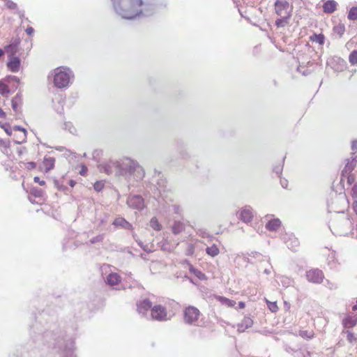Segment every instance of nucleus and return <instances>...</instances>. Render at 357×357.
Returning a JSON list of instances; mask_svg holds the SVG:
<instances>
[{
	"label": "nucleus",
	"instance_id": "nucleus-1",
	"mask_svg": "<svg viewBox=\"0 0 357 357\" xmlns=\"http://www.w3.org/2000/svg\"><path fill=\"white\" fill-rule=\"evenodd\" d=\"M117 15L123 19L133 20L137 17H149L153 14L155 8L142 0H112Z\"/></svg>",
	"mask_w": 357,
	"mask_h": 357
},
{
	"label": "nucleus",
	"instance_id": "nucleus-2",
	"mask_svg": "<svg viewBox=\"0 0 357 357\" xmlns=\"http://www.w3.org/2000/svg\"><path fill=\"white\" fill-rule=\"evenodd\" d=\"M119 176H123L128 182L132 180L135 181H142L145 172L143 167L139 165L137 161L130 158H123L118 160Z\"/></svg>",
	"mask_w": 357,
	"mask_h": 357
},
{
	"label": "nucleus",
	"instance_id": "nucleus-3",
	"mask_svg": "<svg viewBox=\"0 0 357 357\" xmlns=\"http://www.w3.org/2000/svg\"><path fill=\"white\" fill-rule=\"evenodd\" d=\"M353 223L347 215L343 212L334 218L330 222V229L337 236H347L352 227Z\"/></svg>",
	"mask_w": 357,
	"mask_h": 357
},
{
	"label": "nucleus",
	"instance_id": "nucleus-4",
	"mask_svg": "<svg viewBox=\"0 0 357 357\" xmlns=\"http://www.w3.org/2000/svg\"><path fill=\"white\" fill-rule=\"evenodd\" d=\"M73 77V73L69 68L63 67L57 68L54 70V84L59 89L66 88L68 86Z\"/></svg>",
	"mask_w": 357,
	"mask_h": 357
},
{
	"label": "nucleus",
	"instance_id": "nucleus-5",
	"mask_svg": "<svg viewBox=\"0 0 357 357\" xmlns=\"http://www.w3.org/2000/svg\"><path fill=\"white\" fill-rule=\"evenodd\" d=\"M56 342L55 344L59 346V352L61 357H76L74 354L75 342L73 339L66 342L63 337L53 338Z\"/></svg>",
	"mask_w": 357,
	"mask_h": 357
},
{
	"label": "nucleus",
	"instance_id": "nucleus-6",
	"mask_svg": "<svg viewBox=\"0 0 357 357\" xmlns=\"http://www.w3.org/2000/svg\"><path fill=\"white\" fill-rule=\"evenodd\" d=\"M275 13L278 16L291 17L292 6L287 0H276L274 3Z\"/></svg>",
	"mask_w": 357,
	"mask_h": 357
},
{
	"label": "nucleus",
	"instance_id": "nucleus-7",
	"mask_svg": "<svg viewBox=\"0 0 357 357\" xmlns=\"http://www.w3.org/2000/svg\"><path fill=\"white\" fill-rule=\"evenodd\" d=\"M200 311L194 306H188L183 311V321L185 324L192 325L198 320Z\"/></svg>",
	"mask_w": 357,
	"mask_h": 357
},
{
	"label": "nucleus",
	"instance_id": "nucleus-8",
	"mask_svg": "<svg viewBox=\"0 0 357 357\" xmlns=\"http://www.w3.org/2000/svg\"><path fill=\"white\" fill-rule=\"evenodd\" d=\"M98 169L100 172H103L107 175L114 174L119 176V165L118 160H109L102 162L98 165Z\"/></svg>",
	"mask_w": 357,
	"mask_h": 357
},
{
	"label": "nucleus",
	"instance_id": "nucleus-9",
	"mask_svg": "<svg viewBox=\"0 0 357 357\" xmlns=\"http://www.w3.org/2000/svg\"><path fill=\"white\" fill-rule=\"evenodd\" d=\"M151 318L154 320L163 321L167 320L166 308L160 305L153 306L151 310Z\"/></svg>",
	"mask_w": 357,
	"mask_h": 357
},
{
	"label": "nucleus",
	"instance_id": "nucleus-10",
	"mask_svg": "<svg viewBox=\"0 0 357 357\" xmlns=\"http://www.w3.org/2000/svg\"><path fill=\"white\" fill-rule=\"evenodd\" d=\"M126 203L130 208L139 211L144 208V201L140 195H130L127 199Z\"/></svg>",
	"mask_w": 357,
	"mask_h": 357
},
{
	"label": "nucleus",
	"instance_id": "nucleus-11",
	"mask_svg": "<svg viewBox=\"0 0 357 357\" xmlns=\"http://www.w3.org/2000/svg\"><path fill=\"white\" fill-rule=\"evenodd\" d=\"M306 278L310 282L320 284L323 282L324 275L319 269H311L306 272Z\"/></svg>",
	"mask_w": 357,
	"mask_h": 357
},
{
	"label": "nucleus",
	"instance_id": "nucleus-12",
	"mask_svg": "<svg viewBox=\"0 0 357 357\" xmlns=\"http://www.w3.org/2000/svg\"><path fill=\"white\" fill-rule=\"evenodd\" d=\"M282 240L289 249L296 250L299 245L298 239L293 234H284L282 236Z\"/></svg>",
	"mask_w": 357,
	"mask_h": 357
},
{
	"label": "nucleus",
	"instance_id": "nucleus-13",
	"mask_svg": "<svg viewBox=\"0 0 357 357\" xmlns=\"http://www.w3.org/2000/svg\"><path fill=\"white\" fill-rule=\"evenodd\" d=\"M21 61L19 57L15 56H9L7 67L13 73H17L20 70Z\"/></svg>",
	"mask_w": 357,
	"mask_h": 357
},
{
	"label": "nucleus",
	"instance_id": "nucleus-14",
	"mask_svg": "<svg viewBox=\"0 0 357 357\" xmlns=\"http://www.w3.org/2000/svg\"><path fill=\"white\" fill-rule=\"evenodd\" d=\"M152 303L149 299H144L137 303V310L139 314L144 315L147 311L151 310Z\"/></svg>",
	"mask_w": 357,
	"mask_h": 357
},
{
	"label": "nucleus",
	"instance_id": "nucleus-15",
	"mask_svg": "<svg viewBox=\"0 0 357 357\" xmlns=\"http://www.w3.org/2000/svg\"><path fill=\"white\" fill-rule=\"evenodd\" d=\"M112 224L116 227H119L127 230H132L133 228L132 225L122 217L116 218Z\"/></svg>",
	"mask_w": 357,
	"mask_h": 357
},
{
	"label": "nucleus",
	"instance_id": "nucleus-16",
	"mask_svg": "<svg viewBox=\"0 0 357 357\" xmlns=\"http://www.w3.org/2000/svg\"><path fill=\"white\" fill-rule=\"evenodd\" d=\"M357 164V160L356 157H351V159L347 160V162L345 165L344 169L342 171V175H347V174L352 173V171L354 170V167L356 166Z\"/></svg>",
	"mask_w": 357,
	"mask_h": 357
},
{
	"label": "nucleus",
	"instance_id": "nucleus-17",
	"mask_svg": "<svg viewBox=\"0 0 357 357\" xmlns=\"http://www.w3.org/2000/svg\"><path fill=\"white\" fill-rule=\"evenodd\" d=\"M253 324V321L250 317H245L241 323L237 325V331L239 333L244 332L247 328H250Z\"/></svg>",
	"mask_w": 357,
	"mask_h": 357
},
{
	"label": "nucleus",
	"instance_id": "nucleus-18",
	"mask_svg": "<svg viewBox=\"0 0 357 357\" xmlns=\"http://www.w3.org/2000/svg\"><path fill=\"white\" fill-rule=\"evenodd\" d=\"M253 218V213L251 208L245 207L242 209L240 213V218L244 222H250Z\"/></svg>",
	"mask_w": 357,
	"mask_h": 357
},
{
	"label": "nucleus",
	"instance_id": "nucleus-19",
	"mask_svg": "<svg viewBox=\"0 0 357 357\" xmlns=\"http://www.w3.org/2000/svg\"><path fill=\"white\" fill-rule=\"evenodd\" d=\"M121 276L116 273H109L105 279V282L110 286L118 284L121 282Z\"/></svg>",
	"mask_w": 357,
	"mask_h": 357
},
{
	"label": "nucleus",
	"instance_id": "nucleus-20",
	"mask_svg": "<svg viewBox=\"0 0 357 357\" xmlns=\"http://www.w3.org/2000/svg\"><path fill=\"white\" fill-rule=\"evenodd\" d=\"M337 3L334 0H328L323 5L324 13H333L336 10Z\"/></svg>",
	"mask_w": 357,
	"mask_h": 357
},
{
	"label": "nucleus",
	"instance_id": "nucleus-21",
	"mask_svg": "<svg viewBox=\"0 0 357 357\" xmlns=\"http://www.w3.org/2000/svg\"><path fill=\"white\" fill-rule=\"evenodd\" d=\"M11 103L13 109L15 112L19 111L22 104V94L20 93H17L16 96L12 99Z\"/></svg>",
	"mask_w": 357,
	"mask_h": 357
},
{
	"label": "nucleus",
	"instance_id": "nucleus-22",
	"mask_svg": "<svg viewBox=\"0 0 357 357\" xmlns=\"http://www.w3.org/2000/svg\"><path fill=\"white\" fill-rule=\"evenodd\" d=\"M281 225V221L278 218L272 219L269 220L266 225V228L271 231H276Z\"/></svg>",
	"mask_w": 357,
	"mask_h": 357
},
{
	"label": "nucleus",
	"instance_id": "nucleus-23",
	"mask_svg": "<svg viewBox=\"0 0 357 357\" xmlns=\"http://www.w3.org/2000/svg\"><path fill=\"white\" fill-rule=\"evenodd\" d=\"M55 159L53 157H45L43 159V166L45 172H49L54 167Z\"/></svg>",
	"mask_w": 357,
	"mask_h": 357
},
{
	"label": "nucleus",
	"instance_id": "nucleus-24",
	"mask_svg": "<svg viewBox=\"0 0 357 357\" xmlns=\"http://www.w3.org/2000/svg\"><path fill=\"white\" fill-rule=\"evenodd\" d=\"M344 179H347V183L349 185H354L357 183L356 176L354 174H347V175L341 174L340 182L342 183Z\"/></svg>",
	"mask_w": 357,
	"mask_h": 357
},
{
	"label": "nucleus",
	"instance_id": "nucleus-25",
	"mask_svg": "<svg viewBox=\"0 0 357 357\" xmlns=\"http://www.w3.org/2000/svg\"><path fill=\"white\" fill-rule=\"evenodd\" d=\"M206 253L211 257H215L220 253L219 248L216 244H213L206 248Z\"/></svg>",
	"mask_w": 357,
	"mask_h": 357
},
{
	"label": "nucleus",
	"instance_id": "nucleus-26",
	"mask_svg": "<svg viewBox=\"0 0 357 357\" xmlns=\"http://www.w3.org/2000/svg\"><path fill=\"white\" fill-rule=\"evenodd\" d=\"M4 82L7 84H13V87L16 89L20 83V79L15 75H8L5 77Z\"/></svg>",
	"mask_w": 357,
	"mask_h": 357
},
{
	"label": "nucleus",
	"instance_id": "nucleus-27",
	"mask_svg": "<svg viewBox=\"0 0 357 357\" xmlns=\"http://www.w3.org/2000/svg\"><path fill=\"white\" fill-rule=\"evenodd\" d=\"M54 185L56 186V188L59 190L63 191L66 193H67V192L68 191V188L64 185V178H62L61 179H54Z\"/></svg>",
	"mask_w": 357,
	"mask_h": 357
},
{
	"label": "nucleus",
	"instance_id": "nucleus-28",
	"mask_svg": "<svg viewBox=\"0 0 357 357\" xmlns=\"http://www.w3.org/2000/svg\"><path fill=\"white\" fill-rule=\"evenodd\" d=\"M185 229V225L182 222L175 221L172 226V232L174 234H178Z\"/></svg>",
	"mask_w": 357,
	"mask_h": 357
},
{
	"label": "nucleus",
	"instance_id": "nucleus-29",
	"mask_svg": "<svg viewBox=\"0 0 357 357\" xmlns=\"http://www.w3.org/2000/svg\"><path fill=\"white\" fill-rule=\"evenodd\" d=\"M280 18L275 20V24L277 27H284L288 23L291 17L279 16Z\"/></svg>",
	"mask_w": 357,
	"mask_h": 357
},
{
	"label": "nucleus",
	"instance_id": "nucleus-30",
	"mask_svg": "<svg viewBox=\"0 0 357 357\" xmlns=\"http://www.w3.org/2000/svg\"><path fill=\"white\" fill-rule=\"evenodd\" d=\"M15 142L16 144H20L26 141V130L25 129H22V132L17 135H15Z\"/></svg>",
	"mask_w": 357,
	"mask_h": 357
},
{
	"label": "nucleus",
	"instance_id": "nucleus-31",
	"mask_svg": "<svg viewBox=\"0 0 357 357\" xmlns=\"http://www.w3.org/2000/svg\"><path fill=\"white\" fill-rule=\"evenodd\" d=\"M278 279L279 282H280L284 287H288L292 284V280L287 276L281 275L278 277Z\"/></svg>",
	"mask_w": 357,
	"mask_h": 357
},
{
	"label": "nucleus",
	"instance_id": "nucleus-32",
	"mask_svg": "<svg viewBox=\"0 0 357 357\" xmlns=\"http://www.w3.org/2000/svg\"><path fill=\"white\" fill-rule=\"evenodd\" d=\"M150 227L155 231H160L162 229L161 225L159 223L158 219L153 217L150 220Z\"/></svg>",
	"mask_w": 357,
	"mask_h": 357
},
{
	"label": "nucleus",
	"instance_id": "nucleus-33",
	"mask_svg": "<svg viewBox=\"0 0 357 357\" xmlns=\"http://www.w3.org/2000/svg\"><path fill=\"white\" fill-rule=\"evenodd\" d=\"M0 147H1L2 152L3 153L8 154V151L10 148L9 140H6V139L0 138Z\"/></svg>",
	"mask_w": 357,
	"mask_h": 357
},
{
	"label": "nucleus",
	"instance_id": "nucleus-34",
	"mask_svg": "<svg viewBox=\"0 0 357 357\" xmlns=\"http://www.w3.org/2000/svg\"><path fill=\"white\" fill-rule=\"evenodd\" d=\"M10 93V90L8 89V85L3 80H0V94L2 96L7 95Z\"/></svg>",
	"mask_w": 357,
	"mask_h": 357
},
{
	"label": "nucleus",
	"instance_id": "nucleus-35",
	"mask_svg": "<svg viewBox=\"0 0 357 357\" xmlns=\"http://www.w3.org/2000/svg\"><path fill=\"white\" fill-rule=\"evenodd\" d=\"M348 19L350 20H357V7L353 6L350 8L348 13Z\"/></svg>",
	"mask_w": 357,
	"mask_h": 357
},
{
	"label": "nucleus",
	"instance_id": "nucleus-36",
	"mask_svg": "<svg viewBox=\"0 0 357 357\" xmlns=\"http://www.w3.org/2000/svg\"><path fill=\"white\" fill-rule=\"evenodd\" d=\"M63 129L69 131L72 134H75L76 128L71 122H65L63 123Z\"/></svg>",
	"mask_w": 357,
	"mask_h": 357
},
{
	"label": "nucleus",
	"instance_id": "nucleus-37",
	"mask_svg": "<svg viewBox=\"0 0 357 357\" xmlns=\"http://www.w3.org/2000/svg\"><path fill=\"white\" fill-rule=\"evenodd\" d=\"M311 40L322 45L324 43V36L322 34H314V36L311 37Z\"/></svg>",
	"mask_w": 357,
	"mask_h": 357
},
{
	"label": "nucleus",
	"instance_id": "nucleus-38",
	"mask_svg": "<svg viewBox=\"0 0 357 357\" xmlns=\"http://www.w3.org/2000/svg\"><path fill=\"white\" fill-rule=\"evenodd\" d=\"M349 61L352 65L357 64V50H354L349 56Z\"/></svg>",
	"mask_w": 357,
	"mask_h": 357
},
{
	"label": "nucleus",
	"instance_id": "nucleus-39",
	"mask_svg": "<svg viewBox=\"0 0 357 357\" xmlns=\"http://www.w3.org/2000/svg\"><path fill=\"white\" fill-rule=\"evenodd\" d=\"M333 30L335 33L338 34L340 36H342V35L344 33L345 28L343 24H338L334 27Z\"/></svg>",
	"mask_w": 357,
	"mask_h": 357
},
{
	"label": "nucleus",
	"instance_id": "nucleus-40",
	"mask_svg": "<svg viewBox=\"0 0 357 357\" xmlns=\"http://www.w3.org/2000/svg\"><path fill=\"white\" fill-rule=\"evenodd\" d=\"M343 325L345 328H351L356 325V321L350 318H347L343 321Z\"/></svg>",
	"mask_w": 357,
	"mask_h": 357
},
{
	"label": "nucleus",
	"instance_id": "nucleus-41",
	"mask_svg": "<svg viewBox=\"0 0 357 357\" xmlns=\"http://www.w3.org/2000/svg\"><path fill=\"white\" fill-rule=\"evenodd\" d=\"M313 333L308 331H300L299 335L303 338L311 339L313 337Z\"/></svg>",
	"mask_w": 357,
	"mask_h": 357
},
{
	"label": "nucleus",
	"instance_id": "nucleus-42",
	"mask_svg": "<svg viewBox=\"0 0 357 357\" xmlns=\"http://www.w3.org/2000/svg\"><path fill=\"white\" fill-rule=\"evenodd\" d=\"M6 6L8 9L16 10L17 11L18 8L16 3L11 0H5Z\"/></svg>",
	"mask_w": 357,
	"mask_h": 357
},
{
	"label": "nucleus",
	"instance_id": "nucleus-43",
	"mask_svg": "<svg viewBox=\"0 0 357 357\" xmlns=\"http://www.w3.org/2000/svg\"><path fill=\"white\" fill-rule=\"evenodd\" d=\"M104 237H105V235L103 234H99V235L92 238L90 240V243L91 244H94V243H96L102 242L103 241V239H104Z\"/></svg>",
	"mask_w": 357,
	"mask_h": 357
},
{
	"label": "nucleus",
	"instance_id": "nucleus-44",
	"mask_svg": "<svg viewBox=\"0 0 357 357\" xmlns=\"http://www.w3.org/2000/svg\"><path fill=\"white\" fill-rule=\"evenodd\" d=\"M5 50L7 52H10L12 55L14 56V54H16L17 49L15 47H13L12 45L9 44L5 47Z\"/></svg>",
	"mask_w": 357,
	"mask_h": 357
},
{
	"label": "nucleus",
	"instance_id": "nucleus-45",
	"mask_svg": "<svg viewBox=\"0 0 357 357\" xmlns=\"http://www.w3.org/2000/svg\"><path fill=\"white\" fill-rule=\"evenodd\" d=\"M195 252V246L192 243L188 244L186 250H185V255L188 256H191L194 254Z\"/></svg>",
	"mask_w": 357,
	"mask_h": 357
},
{
	"label": "nucleus",
	"instance_id": "nucleus-46",
	"mask_svg": "<svg viewBox=\"0 0 357 357\" xmlns=\"http://www.w3.org/2000/svg\"><path fill=\"white\" fill-rule=\"evenodd\" d=\"M345 333H347V340L350 343L353 342L354 341H355L356 340V337L354 335V334L352 332H351L350 331H347Z\"/></svg>",
	"mask_w": 357,
	"mask_h": 357
},
{
	"label": "nucleus",
	"instance_id": "nucleus-47",
	"mask_svg": "<svg viewBox=\"0 0 357 357\" xmlns=\"http://www.w3.org/2000/svg\"><path fill=\"white\" fill-rule=\"evenodd\" d=\"M219 300L221 301L222 303L227 304L229 306H233L234 303V301L225 297H220Z\"/></svg>",
	"mask_w": 357,
	"mask_h": 357
},
{
	"label": "nucleus",
	"instance_id": "nucleus-48",
	"mask_svg": "<svg viewBox=\"0 0 357 357\" xmlns=\"http://www.w3.org/2000/svg\"><path fill=\"white\" fill-rule=\"evenodd\" d=\"M31 194L36 197H40L42 196L43 192L40 189L33 188L31 190Z\"/></svg>",
	"mask_w": 357,
	"mask_h": 357
},
{
	"label": "nucleus",
	"instance_id": "nucleus-49",
	"mask_svg": "<svg viewBox=\"0 0 357 357\" xmlns=\"http://www.w3.org/2000/svg\"><path fill=\"white\" fill-rule=\"evenodd\" d=\"M0 126L5 130L8 135H12V129L8 124H0Z\"/></svg>",
	"mask_w": 357,
	"mask_h": 357
},
{
	"label": "nucleus",
	"instance_id": "nucleus-50",
	"mask_svg": "<svg viewBox=\"0 0 357 357\" xmlns=\"http://www.w3.org/2000/svg\"><path fill=\"white\" fill-rule=\"evenodd\" d=\"M268 307L272 312H275L278 310V307L275 302H268Z\"/></svg>",
	"mask_w": 357,
	"mask_h": 357
},
{
	"label": "nucleus",
	"instance_id": "nucleus-51",
	"mask_svg": "<svg viewBox=\"0 0 357 357\" xmlns=\"http://www.w3.org/2000/svg\"><path fill=\"white\" fill-rule=\"evenodd\" d=\"M249 256L257 258L259 261L263 260L264 258V256L257 252H252L250 254H249Z\"/></svg>",
	"mask_w": 357,
	"mask_h": 357
},
{
	"label": "nucleus",
	"instance_id": "nucleus-52",
	"mask_svg": "<svg viewBox=\"0 0 357 357\" xmlns=\"http://www.w3.org/2000/svg\"><path fill=\"white\" fill-rule=\"evenodd\" d=\"M239 260H243L245 262L251 263V261H250V259L248 257H245V256L237 255L236 257V258L234 259V262L236 263Z\"/></svg>",
	"mask_w": 357,
	"mask_h": 357
},
{
	"label": "nucleus",
	"instance_id": "nucleus-53",
	"mask_svg": "<svg viewBox=\"0 0 357 357\" xmlns=\"http://www.w3.org/2000/svg\"><path fill=\"white\" fill-rule=\"evenodd\" d=\"M137 243L145 252L148 253L152 252V250L149 248L147 245H144L141 241H137Z\"/></svg>",
	"mask_w": 357,
	"mask_h": 357
},
{
	"label": "nucleus",
	"instance_id": "nucleus-54",
	"mask_svg": "<svg viewBox=\"0 0 357 357\" xmlns=\"http://www.w3.org/2000/svg\"><path fill=\"white\" fill-rule=\"evenodd\" d=\"M351 195L353 198L357 199V182L351 188Z\"/></svg>",
	"mask_w": 357,
	"mask_h": 357
},
{
	"label": "nucleus",
	"instance_id": "nucleus-55",
	"mask_svg": "<svg viewBox=\"0 0 357 357\" xmlns=\"http://www.w3.org/2000/svg\"><path fill=\"white\" fill-rule=\"evenodd\" d=\"M104 186V184L100 182V181H96L95 183H94V185H93V188L94 189L98 191V192H100V190H102V188Z\"/></svg>",
	"mask_w": 357,
	"mask_h": 357
},
{
	"label": "nucleus",
	"instance_id": "nucleus-56",
	"mask_svg": "<svg viewBox=\"0 0 357 357\" xmlns=\"http://www.w3.org/2000/svg\"><path fill=\"white\" fill-rule=\"evenodd\" d=\"M25 167L27 169L31 170L36 167V164L34 162H29L25 164Z\"/></svg>",
	"mask_w": 357,
	"mask_h": 357
},
{
	"label": "nucleus",
	"instance_id": "nucleus-57",
	"mask_svg": "<svg viewBox=\"0 0 357 357\" xmlns=\"http://www.w3.org/2000/svg\"><path fill=\"white\" fill-rule=\"evenodd\" d=\"M282 167H283V165H279V166H276L273 168V172L278 174V176H280L281 174H282Z\"/></svg>",
	"mask_w": 357,
	"mask_h": 357
},
{
	"label": "nucleus",
	"instance_id": "nucleus-58",
	"mask_svg": "<svg viewBox=\"0 0 357 357\" xmlns=\"http://www.w3.org/2000/svg\"><path fill=\"white\" fill-rule=\"evenodd\" d=\"M349 234H351V236L352 237H354L356 238H357V224L356 225V227L355 228H352L351 229L350 231L349 232Z\"/></svg>",
	"mask_w": 357,
	"mask_h": 357
},
{
	"label": "nucleus",
	"instance_id": "nucleus-59",
	"mask_svg": "<svg viewBox=\"0 0 357 357\" xmlns=\"http://www.w3.org/2000/svg\"><path fill=\"white\" fill-rule=\"evenodd\" d=\"M326 286L331 289H335L337 288V286L335 283L331 282L329 280H326Z\"/></svg>",
	"mask_w": 357,
	"mask_h": 357
},
{
	"label": "nucleus",
	"instance_id": "nucleus-60",
	"mask_svg": "<svg viewBox=\"0 0 357 357\" xmlns=\"http://www.w3.org/2000/svg\"><path fill=\"white\" fill-rule=\"evenodd\" d=\"M174 213L176 214H181V209L179 205H173L172 206Z\"/></svg>",
	"mask_w": 357,
	"mask_h": 357
},
{
	"label": "nucleus",
	"instance_id": "nucleus-61",
	"mask_svg": "<svg viewBox=\"0 0 357 357\" xmlns=\"http://www.w3.org/2000/svg\"><path fill=\"white\" fill-rule=\"evenodd\" d=\"M303 67L301 66H299L298 67V71L300 72L301 74H303V75H307L310 73V71L309 70H303Z\"/></svg>",
	"mask_w": 357,
	"mask_h": 357
},
{
	"label": "nucleus",
	"instance_id": "nucleus-62",
	"mask_svg": "<svg viewBox=\"0 0 357 357\" xmlns=\"http://www.w3.org/2000/svg\"><path fill=\"white\" fill-rule=\"evenodd\" d=\"M33 181L36 183H38L40 185H44L45 184V181H41L38 176H35Z\"/></svg>",
	"mask_w": 357,
	"mask_h": 357
},
{
	"label": "nucleus",
	"instance_id": "nucleus-63",
	"mask_svg": "<svg viewBox=\"0 0 357 357\" xmlns=\"http://www.w3.org/2000/svg\"><path fill=\"white\" fill-rule=\"evenodd\" d=\"M25 31L28 35L31 36L33 33L34 29L33 27L29 26L26 29Z\"/></svg>",
	"mask_w": 357,
	"mask_h": 357
},
{
	"label": "nucleus",
	"instance_id": "nucleus-64",
	"mask_svg": "<svg viewBox=\"0 0 357 357\" xmlns=\"http://www.w3.org/2000/svg\"><path fill=\"white\" fill-rule=\"evenodd\" d=\"M87 172V167L85 165H83L82 167V169L79 172L80 175L84 176L86 174Z\"/></svg>",
	"mask_w": 357,
	"mask_h": 357
}]
</instances>
